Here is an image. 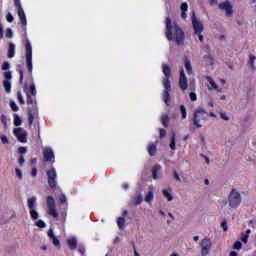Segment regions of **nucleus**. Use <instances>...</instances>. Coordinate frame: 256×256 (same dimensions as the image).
<instances>
[{
  "instance_id": "c9c22d12",
  "label": "nucleus",
  "mask_w": 256,
  "mask_h": 256,
  "mask_svg": "<svg viewBox=\"0 0 256 256\" xmlns=\"http://www.w3.org/2000/svg\"><path fill=\"white\" fill-rule=\"evenodd\" d=\"M6 37H7L8 39H13V30H12L11 28H8V29L6 30Z\"/></svg>"
},
{
  "instance_id": "c85d7f7f",
  "label": "nucleus",
  "mask_w": 256,
  "mask_h": 256,
  "mask_svg": "<svg viewBox=\"0 0 256 256\" xmlns=\"http://www.w3.org/2000/svg\"><path fill=\"white\" fill-rule=\"evenodd\" d=\"M21 123H23V120L18 116V114H14V125H15V127L21 126Z\"/></svg>"
},
{
  "instance_id": "423d86ee",
  "label": "nucleus",
  "mask_w": 256,
  "mask_h": 256,
  "mask_svg": "<svg viewBox=\"0 0 256 256\" xmlns=\"http://www.w3.org/2000/svg\"><path fill=\"white\" fill-rule=\"evenodd\" d=\"M192 25L193 29L195 31V35L198 36V39L201 43H203V23L197 19V16H195V12H192Z\"/></svg>"
},
{
  "instance_id": "0e129e2a",
  "label": "nucleus",
  "mask_w": 256,
  "mask_h": 256,
  "mask_svg": "<svg viewBox=\"0 0 256 256\" xmlns=\"http://www.w3.org/2000/svg\"><path fill=\"white\" fill-rule=\"evenodd\" d=\"M34 119L35 118L33 117V115L30 114V116H29V123H30V125H33Z\"/></svg>"
},
{
  "instance_id": "6e6d98bb",
  "label": "nucleus",
  "mask_w": 256,
  "mask_h": 256,
  "mask_svg": "<svg viewBox=\"0 0 256 256\" xmlns=\"http://www.w3.org/2000/svg\"><path fill=\"white\" fill-rule=\"evenodd\" d=\"M60 202H62V203H67V196H65L64 194H62V195L60 196Z\"/></svg>"
},
{
  "instance_id": "37998d69",
  "label": "nucleus",
  "mask_w": 256,
  "mask_h": 256,
  "mask_svg": "<svg viewBox=\"0 0 256 256\" xmlns=\"http://www.w3.org/2000/svg\"><path fill=\"white\" fill-rule=\"evenodd\" d=\"M6 19H7L8 23H13V21H14L13 14L8 13L6 16Z\"/></svg>"
},
{
  "instance_id": "e433bc0d",
  "label": "nucleus",
  "mask_w": 256,
  "mask_h": 256,
  "mask_svg": "<svg viewBox=\"0 0 256 256\" xmlns=\"http://www.w3.org/2000/svg\"><path fill=\"white\" fill-rule=\"evenodd\" d=\"M0 139H1V142L3 143V145L9 144V138H7V136L1 135Z\"/></svg>"
},
{
  "instance_id": "5fc2aeb1",
  "label": "nucleus",
  "mask_w": 256,
  "mask_h": 256,
  "mask_svg": "<svg viewBox=\"0 0 256 256\" xmlns=\"http://www.w3.org/2000/svg\"><path fill=\"white\" fill-rule=\"evenodd\" d=\"M201 157H203V159L207 163V165H209V163H211V161L209 160V157H207V155L201 154Z\"/></svg>"
},
{
  "instance_id": "e2e57ef3",
  "label": "nucleus",
  "mask_w": 256,
  "mask_h": 256,
  "mask_svg": "<svg viewBox=\"0 0 256 256\" xmlns=\"http://www.w3.org/2000/svg\"><path fill=\"white\" fill-rule=\"evenodd\" d=\"M31 175L32 177H37V170L35 168L32 169Z\"/></svg>"
},
{
  "instance_id": "c03bdc74",
  "label": "nucleus",
  "mask_w": 256,
  "mask_h": 256,
  "mask_svg": "<svg viewBox=\"0 0 256 256\" xmlns=\"http://www.w3.org/2000/svg\"><path fill=\"white\" fill-rule=\"evenodd\" d=\"M30 92L33 96L37 95V90H35V84L30 86Z\"/></svg>"
},
{
  "instance_id": "8fccbe9b",
  "label": "nucleus",
  "mask_w": 256,
  "mask_h": 256,
  "mask_svg": "<svg viewBox=\"0 0 256 256\" xmlns=\"http://www.w3.org/2000/svg\"><path fill=\"white\" fill-rule=\"evenodd\" d=\"M241 246H242L241 242L237 241V242H235V244H234V249H236L237 251H239V250L241 249Z\"/></svg>"
},
{
  "instance_id": "5701e85b",
  "label": "nucleus",
  "mask_w": 256,
  "mask_h": 256,
  "mask_svg": "<svg viewBox=\"0 0 256 256\" xmlns=\"http://www.w3.org/2000/svg\"><path fill=\"white\" fill-rule=\"evenodd\" d=\"M155 195L153 193V190H150L147 192V194L145 195V202L148 203V205H151V203H153V199H154Z\"/></svg>"
},
{
  "instance_id": "4be33fe9",
  "label": "nucleus",
  "mask_w": 256,
  "mask_h": 256,
  "mask_svg": "<svg viewBox=\"0 0 256 256\" xmlns=\"http://www.w3.org/2000/svg\"><path fill=\"white\" fill-rule=\"evenodd\" d=\"M148 153L151 157H155L157 154V143H152L148 146Z\"/></svg>"
},
{
  "instance_id": "09e8293b",
  "label": "nucleus",
  "mask_w": 256,
  "mask_h": 256,
  "mask_svg": "<svg viewBox=\"0 0 256 256\" xmlns=\"http://www.w3.org/2000/svg\"><path fill=\"white\" fill-rule=\"evenodd\" d=\"M159 135H160V139H163V137H165V135H167V131H165V129H160Z\"/></svg>"
},
{
  "instance_id": "774afa93",
  "label": "nucleus",
  "mask_w": 256,
  "mask_h": 256,
  "mask_svg": "<svg viewBox=\"0 0 256 256\" xmlns=\"http://www.w3.org/2000/svg\"><path fill=\"white\" fill-rule=\"evenodd\" d=\"M230 256H238V254H237V252L232 251V252H230Z\"/></svg>"
},
{
  "instance_id": "13d9d810",
  "label": "nucleus",
  "mask_w": 256,
  "mask_h": 256,
  "mask_svg": "<svg viewBox=\"0 0 256 256\" xmlns=\"http://www.w3.org/2000/svg\"><path fill=\"white\" fill-rule=\"evenodd\" d=\"M19 153H21L22 155L25 154V153H27V148H25V147H20V148H19Z\"/></svg>"
},
{
  "instance_id": "72a5a7b5",
  "label": "nucleus",
  "mask_w": 256,
  "mask_h": 256,
  "mask_svg": "<svg viewBox=\"0 0 256 256\" xmlns=\"http://www.w3.org/2000/svg\"><path fill=\"white\" fill-rule=\"evenodd\" d=\"M36 227H40V229H45L47 227V224H45V222L43 220H38L35 223Z\"/></svg>"
},
{
  "instance_id": "2eb2a0df",
  "label": "nucleus",
  "mask_w": 256,
  "mask_h": 256,
  "mask_svg": "<svg viewBox=\"0 0 256 256\" xmlns=\"http://www.w3.org/2000/svg\"><path fill=\"white\" fill-rule=\"evenodd\" d=\"M206 81L209 83L208 91H217V93H221V89L219 88L215 80L211 78V76H207Z\"/></svg>"
},
{
  "instance_id": "a878e982",
  "label": "nucleus",
  "mask_w": 256,
  "mask_h": 256,
  "mask_svg": "<svg viewBox=\"0 0 256 256\" xmlns=\"http://www.w3.org/2000/svg\"><path fill=\"white\" fill-rule=\"evenodd\" d=\"M143 203V195L139 194L137 197L132 198L133 205H141Z\"/></svg>"
},
{
  "instance_id": "ddd939ff",
  "label": "nucleus",
  "mask_w": 256,
  "mask_h": 256,
  "mask_svg": "<svg viewBox=\"0 0 256 256\" xmlns=\"http://www.w3.org/2000/svg\"><path fill=\"white\" fill-rule=\"evenodd\" d=\"M43 155L45 161H55V153L53 152V148L45 147L43 150Z\"/></svg>"
},
{
  "instance_id": "69168bd1",
  "label": "nucleus",
  "mask_w": 256,
  "mask_h": 256,
  "mask_svg": "<svg viewBox=\"0 0 256 256\" xmlns=\"http://www.w3.org/2000/svg\"><path fill=\"white\" fill-rule=\"evenodd\" d=\"M19 73H20V83H23V70H20L19 71Z\"/></svg>"
},
{
  "instance_id": "f03ea898",
  "label": "nucleus",
  "mask_w": 256,
  "mask_h": 256,
  "mask_svg": "<svg viewBox=\"0 0 256 256\" xmlns=\"http://www.w3.org/2000/svg\"><path fill=\"white\" fill-rule=\"evenodd\" d=\"M162 72L164 74V79L162 81L163 87H164V92H163V101L169 105V99H170V94L169 92L171 91V67L167 64H162Z\"/></svg>"
},
{
  "instance_id": "6e6552de",
  "label": "nucleus",
  "mask_w": 256,
  "mask_h": 256,
  "mask_svg": "<svg viewBox=\"0 0 256 256\" xmlns=\"http://www.w3.org/2000/svg\"><path fill=\"white\" fill-rule=\"evenodd\" d=\"M46 203L48 207V215L54 217V219H56V217H59V213L57 212V208L55 206V199L53 198V196H48L46 199Z\"/></svg>"
},
{
  "instance_id": "1a4fd4ad",
  "label": "nucleus",
  "mask_w": 256,
  "mask_h": 256,
  "mask_svg": "<svg viewBox=\"0 0 256 256\" xmlns=\"http://www.w3.org/2000/svg\"><path fill=\"white\" fill-rule=\"evenodd\" d=\"M48 177V185L51 189H55L57 187V171L55 168H52L46 172Z\"/></svg>"
},
{
  "instance_id": "b1692460",
  "label": "nucleus",
  "mask_w": 256,
  "mask_h": 256,
  "mask_svg": "<svg viewBox=\"0 0 256 256\" xmlns=\"http://www.w3.org/2000/svg\"><path fill=\"white\" fill-rule=\"evenodd\" d=\"M255 61H256L255 55L250 54L248 59V65L251 67L252 71H255L256 69Z\"/></svg>"
},
{
  "instance_id": "412c9836",
  "label": "nucleus",
  "mask_w": 256,
  "mask_h": 256,
  "mask_svg": "<svg viewBox=\"0 0 256 256\" xmlns=\"http://www.w3.org/2000/svg\"><path fill=\"white\" fill-rule=\"evenodd\" d=\"M184 67H185L188 75H193V66H191V60L186 58L184 60Z\"/></svg>"
},
{
  "instance_id": "473e14b6",
  "label": "nucleus",
  "mask_w": 256,
  "mask_h": 256,
  "mask_svg": "<svg viewBox=\"0 0 256 256\" xmlns=\"http://www.w3.org/2000/svg\"><path fill=\"white\" fill-rule=\"evenodd\" d=\"M180 111L182 114V119H187V108H185V105L180 106Z\"/></svg>"
},
{
  "instance_id": "9d476101",
  "label": "nucleus",
  "mask_w": 256,
  "mask_h": 256,
  "mask_svg": "<svg viewBox=\"0 0 256 256\" xmlns=\"http://www.w3.org/2000/svg\"><path fill=\"white\" fill-rule=\"evenodd\" d=\"M211 238H204L200 241V247H201V255L206 256L209 255V252L211 251Z\"/></svg>"
},
{
  "instance_id": "2f4dec72",
  "label": "nucleus",
  "mask_w": 256,
  "mask_h": 256,
  "mask_svg": "<svg viewBox=\"0 0 256 256\" xmlns=\"http://www.w3.org/2000/svg\"><path fill=\"white\" fill-rule=\"evenodd\" d=\"M16 177L19 181H23V172L19 168H15Z\"/></svg>"
},
{
  "instance_id": "de8ad7c7",
  "label": "nucleus",
  "mask_w": 256,
  "mask_h": 256,
  "mask_svg": "<svg viewBox=\"0 0 256 256\" xmlns=\"http://www.w3.org/2000/svg\"><path fill=\"white\" fill-rule=\"evenodd\" d=\"M188 9H189V6L187 5V3H182L181 11L182 12H187Z\"/></svg>"
},
{
  "instance_id": "bb28decb",
  "label": "nucleus",
  "mask_w": 256,
  "mask_h": 256,
  "mask_svg": "<svg viewBox=\"0 0 256 256\" xmlns=\"http://www.w3.org/2000/svg\"><path fill=\"white\" fill-rule=\"evenodd\" d=\"M3 85L6 93H11V81L4 80Z\"/></svg>"
},
{
  "instance_id": "c756f323",
  "label": "nucleus",
  "mask_w": 256,
  "mask_h": 256,
  "mask_svg": "<svg viewBox=\"0 0 256 256\" xmlns=\"http://www.w3.org/2000/svg\"><path fill=\"white\" fill-rule=\"evenodd\" d=\"M161 121L164 127H169V116L167 114L162 116Z\"/></svg>"
},
{
  "instance_id": "aec40b11",
  "label": "nucleus",
  "mask_w": 256,
  "mask_h": 256,
  "mask_svg": "<svg viewBox=\"0 0 256 256\" xmlns=\"http://www.w3.org/2000/svg\"><path fill=\"white\" fill-rule=\"evenodd\" d=\"M18 17L20 18L22 25H27V16L25 15L23 8L18 10Z\"/></svg>"
},
{
  "instance_id": "052dcab7",
  "label": "nucleus",
  "mask_w": 256,
  "mask_h": 256,
  "mask_svg": "<svg viewBox=\"0 0 256 256\" xmlns=\"http://www.w3.org/2000/svg\"><path fill=\"white\" fill-rule=\"evenodd\" d=\"M122 189H124L125 191H127V189H129V183H123V184H122Z\"/></svg>"
},
{
  "instance_id": "cd10ccee",
  "label": "nucleus",
  "mask_w": 256,
  "mask_h": 256,
  "mask_svg": "<svg viewBox=\"0 0 256 256\" xmlns=\"http://www.w3.org/2000/svg\"><path fill=\"white\" fill-rule=\"evenodd\" d=\"M117 225H118L119 229H125V218L119 217L117 220Z\"/></svg>"
},
{
  "instance_id": "7ed1b4c3",
  "label": "nucleus",
  "mask_w": 256,
  "mask_h": 256,
  "mask_svg": "<svg viewBox=\"0 0 256 256\" xmlns=\"http://www.w3.org/2000/svg\"><path fill=\"white\" fill-rule=\"evenodd\" d=\"M243 202V197L241 196V190L233 188L228 195V205L231 209H237L239 205Z\"/></svg>"
},
{
  "instance_id": "58836bf2",
  "label": "nucleus",
  "mask_w": 256,
  "mask_h": 256,
  "mask_svg": "<svg viewBox=\"0 0 256 256\" xmlns=\"http://www.w3.org/2000/svg\"><path fill=\"white\" fill-rule=\"evenodd\" d=\"M220 118L223 119V121H229V117L226 112H220Z\"/></svg>"
},
{
  "instance_id": "a211bd4d",
  "label": "nucleus",
  "mask_w": 256,
  "mask_h": 256,
  "mask_svg": "<svg viewBox=\"0 0 256 256\" xmlns=\"http://www.w3.org/2000/svg\"><path fill=\"white\" fill-rule=\"evenodd\" d=\"M172 191L173 190L171 188H164L162 190L163 197H165V199H167V201L170 203L173 201V194H171Z\"/></svg>"
},
{
  "instance_id": "49530a36",
  "label": "nucleus",
  "mask_w": 256,
  "mask_h": 256,
  "mask_svg": "<svg viewBox=\"0 0 256 256\" xmlns=\"http://www.w3.org/2000/svg\"><path fill=\"white\" fill-rule=\"evenodd\" d=\"M15 7H18V10L23 9L21 6V0H14Z\"/></svg>"
},
{
  "instance_id": "bf43d9fd",
  "label": "nucleus",
  "mask_w": 256,
  "mask_h": 256,
  "mask_svg": "<svg viewBox=\"0 0 256 256\" xmlns=\"http://www.w3.org/2000/svg\"><path fill=\"white\" fill-rule=\"evenodd\" d=\"M242 241H243V243H247V241H249V235H244L243 237H242Z\"/></svg>"
},
{
  "instance_id": "603ef678",
  "label": "nucleus",
  "mask_w": 256,
  "mask_h": 256,
  "mask_svg": "<svg viewBox=\"0 0 256 256\" xmlns=\"http://www.w3.org/2000/svg\"><path fill=\"white\" fill-rule=\"evenodd\" d=\"M24 164H25V157L23 155H21L19 158V165L21 167H23Z\"/></svg>"
},
{
  "instance_id": "f3484780",
  "label": "nucleus",
  "mask_w": 256,
  "mask_h": 256,
  "mask_svg": "<svg viewBox=\"0 0 256 256\" xmlns=\"http://www.w3.org/2000/svg\"><path fill=\"white\" fill-rule=\"evenodd\" d=\"M153 179H161V165H155L152 168Z\"/></svg>"
},
{
  "instance_id": "680f3d73",
  "label": "nucleus",
  "mask_w": 256,
  "mask_h": 256,
  "mask_svg": "<svg viewBox=\"0 0 256 256\" xmlns=\"http://www.w3.org/2000/svg\"><path fill=\"white\" fill-rule=\"evenodd\" d=\"M174 177L176 181L181 182V178L179 177V174L177 172H174Z\"/></svg>"
},
{
  "instance_id": "338daca9",
  "label": "nucleus",
  "mask_w": 256,
  "mask_h": 256,
  "mask_svg": "<svg viewBox=\"0 0 256 256\" xmlns=\"http://www.w3.org/2000/svg\"><path fill=\"white\" fill-rule=\"evenodd\" d=\"M210 5L215 6L217 5V0H209Z\"/></svg>"
},
{
  "instance_id": "4c0bfd02",
  "label": "nucleus",
  "mask_w": 256,
  "mask_h": 256,
  "mask_svg": "<svg viewBox=\"0 0 256 256\" xmlns=\"http://www.w3.org/2000/svg\"><path fill=\"white\" fill-rule=\"evenodd\" d=\"M10 107L12 109V111H19V106H17V103L11 101L10 102Z\"/></svg>"
},
{
  "instance_id": "f8f14e48",
  "label": "nucleus",
  "mask_w": 256,
  "mask_h": 256,
  "mask_svg": "<svg viewBox=\"0 0 256 256\" xmlns=\"http://www.w3.org/2000/svg\"><path fill=\"white\" fill-rule=\"evenodd\" d=\"M178 85H179L181 91H187V89H189V83H188L187 76L185 75L184 70L180 71V78H179Z\"/></svg>"
},
{
  "instance_id": "f257e3e1",
  "label": "nucleus",
  "mask_w": 256,
  "mask_h": 256,
  "mask_svg": "<svg viewBox=\"0 0 256 256\" xmlns=\"http://www.w3.org/2000/svg\"><path fill=\"white\" fill-rule=\"evenodd\" d=\"M166 37L168 41L173 40V33L176 37V43L177 45H183V42L185 41V33L177 24L172 25L171 24V18L166 19Z\"/></svg>"
},
{
  "instance_id": "0eeeda50",
  "label": "nucleus",
  "mask_w": 256,
  "mask_h": 256,
  "mask_svg": "<svg viewBox=\"0 0 256 256\" xmlns=\"http://www.w3.org/2000/svg\"><path fill=\"white\" fill-rule=\"evenodd\" d=\"M26 65L28 71L33 73V49L31 48V42H29V40H27L26 43Z\"/></svg>"
},
{
  "instance_id": "a18cd8bd",
  "label": "nucleus",
  "mask_w": 256,
  "mask_h": 256,
  "mask_svg": "<svg viewBox=\"0 0 256 256\" xmlns=\"http://www.w3.org/2000/svg\"><path fill=\"white\" fill-rule=\"evenodd\" d=\"M221 227H222L223 231H229V227L227 226V221H223L221 223Z\"/></svg>"
},
{
  "instance_id": "ea45409f",
  "label": "nucleus",
  "mask_w": 256,
  "mask_h": 256,
  "mask_svg": "<svg viewBox=\"0 0 256 256\" xmlns=\"http://www.w3.org/2000/svg\"><path fill=\"white\" fill-rule=\"evenodd\" d=\"M18 101L21 103V105H25V99L23 98V94H21V92H18Z\"/></svg>"
},
{
  "instance_id": "4d7b16f0",
  "label": "nucleus",
  "mask_w": 256,
  "mask_h": 256,
  "mask_svg": "<svg viewBox=\"0 0 256 256\" xmlns=\"http://www.w3.org/2000/svg\"><path fill=\"white\" fill-rule=\"evenodd\" d=\"M27 103L28 105H33V99L29 94H27Z\"/></svg>"
},
{
  "instance_id": "4468645a",
  "label": "nucleus",
  "mask_w": 256,
  "mask_h": 256,
  "mask_svg": "<svg viewBox=\"0 0 256 256\" xmlns=\"http://www.w3.org/2000/svg\"><path fill=\"white\" fill-rule=\"evenodd\" d=\"M48 237L51 243H53L54 247H57V249H61V242L59 241V239H57L55 233H53V229L48 230Z\"/></svg>"
},
{
  "instance_id": "a19ab883",
  "label": "nucleus",
  "mask_w": 256,
  "mask_h": 256,
  "mask_svg": "<svg viewBox=\"0 0 256 256\" xmlns=\"http://www.w3.org/2000/svg\"><path fill=\"white\" fill-rule=\"evenodd\" d=\"M10 67L9 62H4L2 65V71H9Z\"/></svg>"
},
{
  "instance_id": "f704fd0d",
  "label": "nucleus",
  "mask_w": 256,
  "mask_h": 256,
  "mask_svg": "<svg viewBox=\"0 0 256 256\" xmlns=\"http://www.w3.org/2000/svg\"><path fill=\"white\" fill-rule=\"evenodd\" d=\"M0 119H1V123L4 125V129H7V116L2 114Z\"/></svg>"
},
{
  "instance_id": "39448f33",
  "label": "nucleus",
  "mask_w": 256,
  "mask_h": 256,
  "mask_svg": "<svg viewBox=\"0 0 256 256\" xmlns=\"http://www.w3.org/2000/svg\"><path fill=\"white\" fill-rule=\"evenodd\" d=\"M27 207L29 209L31 219L34 221L39 219V212H37V196H32L27 199Z\"/></svg>"
},
{
  "instance_id": "6ab92c4d",
  "label": "nucleus",
  "mask_w": 256,
  "mask_h": 256,
  "mask_svg": "<svg viewBox=\"0 0 256 256\" xmlns=\"http://www.w3.org/2000/svg\"><path fill=\"white\" fill-rule=\"evenodd\" d=\"M68 247L71 250L77 249V238L75 237H70L67 239Z\"/></svg>"
},
{
  "instance_id": "3c124183",
  "label": "nucleus",
  "mask_w": 256,
  "mask_h": 256,
  "mask_svg": "<svg viewBox=\"0 0 256 256\" xmlns=\"http://www.w3.org/2000/svg\"><path fill=\"white\" fill-rule=\"evenodd\" d=\"M190 99H191V101H197V94L195 92H191Z\"/></svg>"
},
{
  "instance_id": "864d4df0",
  "label": "nucleus",
  "mask_w": 256,
  "mask_h": 256,
  "mask_svg": "<svg viewBox=\"0 0 256 256\" xmlns=\"http://www.w3.org/2000/svg\"><path fill=\"white\" fill-rule=\"evenodd\" d=\"M4 33H3V24L0 22V41L3 39Z\"/></svg>"
},
{
  "instance_id": "393cba45",
  "label": "nucleus",
  "mask_w": 256,
  "mask_h": 256,
  "mask_svg": "<svg viewBox=\"0 0 256 256\" xmlns=\"http://www.w3.org/2000/svg\"><path fill=\"white\" fill-rule=\"evenodd\" d=\"M8 57H9V59H13V57H15V44H13V43L9 44Z\"/></svg>"
},
{
  "instance_id": "7c9ffc66",
  "label": "nucleus",
  "mask_w": 256,
  "mask_h": 256,
  "mask_svg": "<svg viewBox=\"0 0 256 256\" xmlns=\"http://www.w3.org/2000/svg\"><path fill=\"white\" fill-rule=\"evenodd\" d=\"M176 135L175 132L172 133V138H171V143H170V149H172V151H175L176 149V139H175Z\"/></svg>"
},
{
  "instance_id": "79ce46f5",
  "label": "nucleus",
  "mask_w": 256,
  "mask_h": 256,
  "mask_svg": "<svg viewBox=\"0 0 256 256\" xmlns=\"http://www.w3.org/2000/svg\"><path fill=\"white\" fill-rule=\"evenodd\" d=\"M4 78H5V81H11V79H12L11 72H5Z\"/></svg>"
},
{
  "instance_id": "20e7f679",
  "label": "nucleus",
  "mask_w": 256,
  "mask_h": 256,
  "mask_svg": "<svg viewBox=\"0 0 256 256\" xmlns=\"http://www.w3.org/2000/svg\"><path fill=\"white\" fill-rule=\"evenodd\" d=\"M208 117H209V113L205 111V109L198 107L194 111V116L192 119V123L194 127H196L197 129H201V127H203V124L201 123V121H207Z\"/></svg>"
},
{
  "instance_id": "9b49d317",
  "label": "nucleus",
  "mask_w": 256,
  "mask_h": 256,
  "mask_svg": "<svg viewBox=\"0 0 256 256\" xmlns=\"http://www.w3.org/2000/svg\"><path fill=\"white\" fill-rule=\"evenodd\" d=\"M13 134L20 143H27V131L23 128H14Z\"/></svg>"
},
{
  "instance_id": "dca6fc26",
  "label": "nucleus",
  "mask_w": 256,
  "mask_h": 256,
  "mask_svg": "<svg viewBox=\"0 0 256 256\" xmlns=\"http://www.w3.org/2000/svg\"><path fill=\"white\" fill-rule=\"evenodd\" d=\"M219 9L222 11H226V15L229 17L233 15V7L231 6V3L229 2H224L219 4Z\"/></svg>"
}]
</instances>
